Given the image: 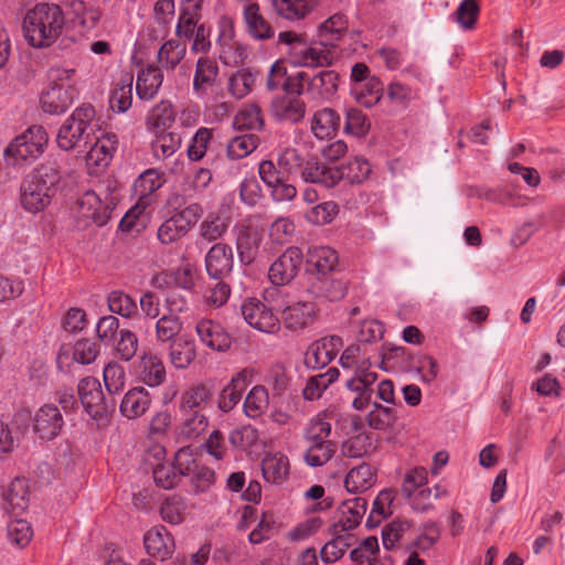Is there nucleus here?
Returning <instances> with one entry per match:
<instances>
[{"label":"nucleus","mask_w":565,"mask_h":565,"mask_svg":"<svg viewBox=\"0 0 565 565\" xmlns=\"http://www.w3.org/2000/svg\"><path fill=\"white\" fill-rule=\"evenodd\" d=\"M65 17L60 6L41 2L30 9L23 19L25 40L33 47H47L61 35Z\"/></svg>","instance_id":"nucleus-1"},{"label":"nucleus","mask_w":565,"mask_h":565,"mask_svg":"<svg viewBox=\"0 0 565 565\" xmlns=\"http://www.w3.org/2000/svg\"><path fill=\"white\" fill-rule=\"evenodd\" d=\"M96 116L90 104H82L63 122L56 135V142L64 151L86 152L90 145L92 122Z\"/></svg>","instance_id":"nucleus-2"},{"label":"nucleus","mask_w":565,"mask_h":565,"mask_svg":"<svg viewBox=\"0 0 565 565\" xmlns=\"http://www.w3.org/2000/svg\"><path fill=\"white\" fill-rule=\"evenodd\" d=\"M60 181L58 171L51 164L33 170L21 184V204L32 213L42 211L51 202L53 188Z\"/></svg>","instance_id":"nucleus-3"},{"label":"nucleus","mask_w":565,"mask_h":565,"mask_svg":"<svg viewBox=\"0 0 565 565\" xmlns=\"http://www.w3.org/2000/svg\"><path fill=\"white\" fill-rule=\"evenodd\" d=\"M309 167L307 177L315 180L316 184L327 189L335 186L344 180L350 184H360L367 180L371 173V166L364 158H354L348 160L340 167H331L324 162H313Z\"/></svg>","instance_id":"nucleus-4"},{"label":"nucleus","mask_w":565,"mask_h":565,"mask_svg":"<svg viewBox=\"0 0 565 565\" xmlns=\"http://www.w3.org/2000/svg\"><path fill=\"white\" fill-rule=\"evenodd\" d=\"M73 68H52L50 71L51 84L41 95V106L45 113L60 115L65 113L73 104L77 89L72 83Z\"/></svg>","instance_id":"nucleus-5"},{"label":"nucleus","mask_w":565,"mask_h":565,"mask_svg":"<svg viewBox=\"0 0 565 565\" xmlns=\"http://www.w3.org/2000/svg\"><path fill=\"white\" fill-rule=\"evenodd\" d=\"M47 140L45 129L42 126L33 125L9 143L4 156L13 164L33 161L44 152Z\"/></svg>","instance_id":"nucleus-6"},{"label":"nucleus","mask_w":565,"mask_h":565,"mask_svg":"<svg viewBox=\"0 0 565 565\" xmlns=\"http://www.w3.org/2000/svg\"><path fill=\"white\" fill-rule=\"evenodd\" d=\"M202 214L203 209L198 203H192L180 211H175L159 226L158 239L164 245L181 239L198 223Z\"/></svg>","instance_id":"nucleus-7"},{"label":"nucleus","mask_w":565,"mask_h":565,"mask_svg":"<svg viewBox=\"0 0 565 565\" xmlns=\"http://www.w3.org/2000/svg\"><path fill=\"white\" fill-rule=\"evenodd\" d=\"M81 403L86 413L94 419H104L115 409L114 399H107L100 382L93 376L81 380L77 386Z\"/></svg>","instance_id":"nucleus-8"},{"label":"nucleus","mask_w":565,"mask_h":565,"mask_svg":"<svg viewBox=\"0 0 565 565\" xmlns=\"http://www.w3.org/2000/svg\"><path fill=\"white\" fill-rule=\"evenodd\" d=\"M100 352L99 344L92 339H79L74 345L62 344L60 347L56 365L63 373H70L74 363L88 365L96 361Z\"/></svg>","instance_id":"nucleus-9"},{"label":"nucleus","mask_w":565,"mask_h":565,"mask_svg":"<svg viewBox=\"0 0 565 565\" xmlns=\"http://www.w3.org/2000/svg\"><path fill=\"white\" fill-rule=\"evenodd\" d=\"M241 309L245 321L250 327L267 333H274L279 330V318L258 299L250 298L244 301Z\"/></svg>","instance_id":"nucleus-10"},{"label":"nucleus","mask_w":565,"mask_h":565,"mask_svg":"<svg viewBox=\"0 0 565 565\" xmlns=\"http://www.w3.org/2000/svg\"><path fill=\"white\" fill-rule=\"evenodd\" d=\"M302 265V253L298 247H289L270 266L268 277L274 285L289 284Z\"/></svg>","instance_id":"nucleus-11"},{"label":"nucleus","mask_w":565,"mask_h":565,"mask_svg":"<svg viewBox=\"0 0 565 565\" xmlns=\"http://www.w3.org/2000/svg\"><path fill=\"white\" fill-rule=\"evenodd\" d=\"M319 309L312 301H296L288 305L281 312L284 328L291 332H300L311 327L318 318Z\"/></svg>","instance_id":"nucleus-12"},{"label":"nucleus","mask_w":565,"mask_h":565,"mask_svg":"<svg viewBox=\"0 0 565 565\" xmlns=\"http://www.w3.org/2000/svg\"><path fill=\"white\" fill-rule=\"evenodd\" d=\"M341 347L342 339L338 335L324 337L315 341L305 352V365L312 370L324 367L337 356Z\"/></svg>","instance_id":"nucleus-13"},{"label":"nucleus","mask_w":565,"mask_h":565,"mask_svg":"<svg viewBox=\"0 0 565 565\" xmlns=\"http://www.w3.org/2000/svg\"><path fill=\"white\" fill-rule=\"evenodd\" d=\"M63 426L62 413L54 404L41 406L33 416V430L41 439H54L60 435Z\"/></svg>","instance_id":"nucleus-14"},{"label":"nucleus","mask_w":565,"mask_h":565,"mask_svg":"<svg viewBox=\"0 0 565 565\" xmlns=\"http://www.w3.org/2000/svg\"><path fill=\"white\" fill-rule=\"evenodd\" d=\"M2 507L11 516L22 515L29 507V488L26 480L15 477L3 487Z\"/></svg>","instance_id":"nucleus-15"},{"label":"nucleus","mask_w":565,"mask_h":565,"mask_svg":"<svg viewBox=\"0 0 565 565\" xmlns=\"http://www.w3.org/2000/svg\"><path fill=\"white\" fill-rule=\"evenodd\" d=\"M313 162H321L316 157H310L306 159L302 153L292 147L285 148L278 156L277 164L279 167V171L287 175H296L299 174L305 182L315 183V180H310L307 177L309 171V167L313 166Z\"/></svg>","instance_id":"nucleus-16"},{"label":"nucleus","mask_w":565,"mask_h":565,"mask_svg":"<svg viewBox=\"0 0 565 565\" xmlns=\"http://www.w3.org/2000/svg\"><path fill=\"white\" fill-rule=\"evenodd\" d=\"M205 268L209 276L221 280L228 276L233 269V250L224 243L214 244L205 256Z\"/></svg>","instance_id":"nucleus-17"},{"label":"nucleus","mask_w":565,"mask_h":565,"mask_svg":"<svg viewBox=\"0 0 565 565\" xmlns=\"http://www.w3.org/2000/svg\"><path fill=\"white\" fill-rule=\"evenodd\" d=\"M339 265V256L334 249L328 246L313 248L307 260L308 280L334 275Z\"/></svg>","instance_id":"nucleus-18"},{"label":"nucleus","mask_w":565,"mask_h":565,"mask_svg":"<svg viewBox=\"0 0 565 565\" xmlns=\"http://www.w3.org/2000/svg\"><path fill=\"white\" fill-rule=\"evenodd\" d=\"M195 330L201 342L210 349L224 352L231 348L232 338L221 323L211 319H201Z\"/></svg>","instance_id":"nucleus-19"},{"label":"nucleus","mask_w":565,"mask_h":565,"mask_svg":"<svg viewBox=\"0 0 565 565\" xmlns=\"http://www.w3.org/2000/svg\"><path fill=\"white\" fill-rule=\"evenodd\" d=\"M340 76L335 71L324 70L315 74L308 73L306 94L312 99H329L339 86Z\"/></svg>","instance_id":"nucleus-20"},{"label":"nucleus","mask_w":565,"mask_h":565,"mask_svg":"<svg viewBox=\"0 0 565 565\" xmlns=\"http://www.w3.org/2000/svg\"><path fill=\"white\" fill-rule=\"evenodd\" d=\"M143 544L147 553L160 561L167 559L174 550V541L163 525H158L146 532Z\"/></svg>","instance_id":"nucleus-21"},{"label":"nucleus","mask_w":565,"mask_h":565,"mask_svg":"<svg viewBox=\"0 0 565 565\" xmlns=\"http://www.w3.org/2000/svg\"><path fill=\"white\" fill-rule=\"evenodd\" d=\"M111 209L104 203L95 191H86L78 200V214L90 220L97 226H103L110 218Z\"/></svg>","instance_id":"nucleus-22"},{"label":"nucleus","mask_w":565,"mask_h":565,"mask_svg":"<svg viewBox=\"0 0 565 565\" xmlns=\"http://www.w3.org/2000/svg\"><path fill=\"white\" fill-rule=\"evenodd\" d=\"M271 114L279 121L298 124L306 114V103L299 96H280L271 102Z\"/></svg>","instance_id":"nucleus-23"},{"label":"nucleus","mask_w":565,"mask_h":565,"mask_svg":"<svg viewBox=\"0 0 565 565\" xmlns=\"http://www.w3.org/2000/svg\"><path fill=\"white\" fill-rule=\"evenodd\" d=\"M367 501L364 498L356 497L347 500L340 508V518L332 524L335 533L349 532L355 529L366 512Z\"/></svg>","instance_id":"nucleus-24"},{"label":"nucleus","mask_w":565,"mask_h":565,"mask_svg":"<svg viewBox=\"0 0 565 565\" xmlns=\"http://www.w3.org/2000/svg\"><path fill=\"white\" fill-rule=\"evenodd\" d=\"M250 372L242 370L232 377L218 395L217 406L223 413L231 412L241 401L243 392L249 384Z\"/></svg>","instance_id":"nucleus-25"},{"label":"nucleus","mask_w":565,"mask_h":565,"mask_svg":"<svg viewBox=\"0 0 565 565\" xmlns=\"http://www.w3.org/2000/svg\"><path fill=\"white\" fill-rule=\"evenodd\" d=\"M137 373L140 380L150 387L159 386L166 380V367L161 359L152 352H143L139 358Z\"/></svg>","instance_id":"nucleus-26"},{"label":"nucleus","mask_w":565,"mask_h":565,"mask_svg":"<svg viewBox=\"0 0 565 565\" xmlns=\"http://www.w3.org/2000/svg\"><path fill=\"white\" fill-rule=\"evenodd\" d=\"M310 291L329 301H339L344 298L348 289L347 281L335 278L334 275H326L308 280Z\"/></svg>","instance_id":"nucleus-27"},{"label":"nucleus","mask_w":565,"mask_h":565,"mask_svg":"<svg viewBox=\"0 0 565 565\" xmlns=\"http://www.w3.org/2000/svg\"><path fill=\"white\" fill-rule=\"evenodd\" d=\"M152 398L145 387H134L129 390L121 403L120 413L129 418L134 419L142 416L151 406Z\"/></svg>","instance_id":"nucleus-28"},{"label":"nucleus","mask_w":565,"mask_h":565,"mask_svg":"<svg viewBox=\"0 0 565 565\" xmlns=\"http://www.w3.org/2000/svg\"><path fill=\"white\" fill-rule=\"evenodd\" d=\"M349 28V21L345 14L338 12L328 18L319 25L318 36L323 47H334L337 43L345 35Z\"/></svg>","instance_id":"nucleus-29"},{"label":"nucleus","mask_w":565,"mask_h":565,"mask_svg":"<svg viewBox=\"0 0 565 565\" xmlns=\"http://www.w3.org/2000/svg\"><path fill=\"white\" fill-rule=\"evenodd\" d=\"M117 148V139L115 135H105L102 138L94 140L90 137V145L85 154V158L89 164L97 167L107 166Z\"/></svg>","instance_id":"nucleus-30"},{"label":"nucleus","mask_w":565,"mask_h":565,"mask_svg":"<svg viewBox=\"0 0 565 565\" xmlns=\"http://www.w3.org/2000/svg\"><path fill=\"white\" fill-rule=\"evenodd\" d=\"M244 20L252 38L264 41L274 36L275 30L260 13L257 3H249L244 8Z\"/></svg>","instance_id":"nucleus-31"},{"label":"nucleus","mask_w":565,"mask_h":565,"mask_svg":"<svg viewBox=\"0 0 565 565\" xmlns=\"http://www.w3.org/2000/svg\"><path fill=\"white\" fill-rule=\"evenodd\" d=\"M212 398V390L205 383L193 385L185 390L180 397L179 413H202Z\"/></svg>","instance_id":"nucleus-32"},{"label":"nucleus","mask_w":565,"mask_h":565,"mask_svg":"<svg viewBox=\"0 0 565 565\" xmlns=\"http://www.w3.org/2000/svg\"><path fill=\"white\" fill-rule=\"evenodd\" d=\"M163 82V74L158 66L148 65L137 76L136 92L141 100H151Z\"/></svg>","instance_id":"nucleus-33"},{"label":"nucleus","mask_w":565,"mask_h":565,"mask_svg":"<svg viewBox=\"0 0 565 565\" xmlns=\"http://www.w3.org/2000/svg\"><path fill=\"white\" fill-rule=\"evenodd\" d=\"M177 118V111L169 100L158 103L146 117V127L156 134L166 131L172 127Z\"/></svg>","instance_id":"nucleus-34"},{"label":"nucleus","mask_w":565,"mask_h":565,"mask_svg":"<svg viewBox=\"0 0 565 565\" xmlns=\"http://www.w3.org/2000/svg\"><path fill=\"white\" fill-rule=\"evenodd\" d=\"M340 124V115L334 109L323 108L315 113L311 131L319 139H330L337 135Z\"/></svg>","instance_id":"nucleus-35"},{"label":"nucleus","mask_w":565,"mask_h":565,"mask_svg":"<svg viewBox=\"0 0 565 565\" xmlns=\"http://www.w3.org/2000/svg\"><path fill=\"white\" fill-rule=\"evenodd\" d=\"M332 539L320 550L322 562L332 564L343 557L347 550L353 545V535L347 532L335 533V527L329 530Z\"/></svg>","instance_id":"nucleus-36"},{"label":"nucleus","mask_w":565,"mask_h":565,"mask_svg":"<svg viewBox=\"0 0 565 565\" xmlns=\"http://www.w3.org/2000/svg\"><path fill=\"white\" fill-rule=\"evenodd\" d=\"M218 76L217 63L209 57L202 56L196 61L195 72L193 77V89L198 94L205 93L211 88Z\"/></svg>","instance_id":"nucleus-37"},{"label":"nucleus","mask_w":565,"mask_h":565,"mask_svg":"<svg viewBox=\"0 0 565 565\" xmlns=\"http://www.w3.org/2000/svg\"><path fill=\"white\" fill-rule=\"evenodd\" d=\"M236 249L244 265L252 264L259 249V238L256 232L248 227H239L236 236Z\"/></svg>","instance_id":"nucleus-38"},{"label":"nucleus","mask_w":565,"mask_h":565,"mask_svg":"<svg viewBox=\"0 0 565 565\" xmlns=\"http://www.w3.org/2000/svg\"><path fill=\"white\" fill-rule=\"evenodd\" d=\"M132 74H126L115 85L109 96V106L114 111L125 113L132 103Z\"/></svg>","instance_id":"nucleus-39"},{"label":"nucleus","mask_w":565,"mask_h":565,"mask_svg":"<svg viewBox=\"0 0 565 565\" xmlns=\"http://www.w3.org/2000/svg\"><path fill=\"white\" fill-rule=\"evenodd\" d=\"M384 85L376 76L358 84L353 88V95L359 104L364 107H373L379 104L383 97Z\"/></svg>","instance_id":"nucleus-40"},{"label":"nucleus","mask_w":565,"mask_h":565,"mask_svg":"<svg viewBox=\"0 0 565 565\" xmlns=\"http://www.w3.org/2000/svg\"><path fill=\"white\" fill-rule=\"evenodd\" d=\"M262 471L266 481L281 483L289 473L288 458L281 454L267 455L262 461Z\"/></svg>","instance_id":"nucleus-41"},{"label":"nucleus","mask_w":565,"mask_h":565,"mask_svg":"<svg viewBox=\"0 0 565 565\" xmlns=\"http://www.w3.org/2000/svg\"><path fill=\"white\" fill-rule=\"evenodd\" d=\"M278 15L287 20L303 19L317 4V0H271Z\"/></svg>","instance_id":"nucleus-42"},{"label":"nucleus","mask_w":565,"mask_h":565,"mask_svg":"<svg viewBox=\"0 0 565 565\" xmlns=\"http://www.w3.org/2000/svg\"><path fill=\"white\" fill-rule=\"evenodd\" d=\"M181 424L179 426V437L185 440H192L201 436L209 426L207 417L203 413H179Z\"/></svg>","instance_id":"nucleus-43"},{"label":"nucleus","mask_w":565,"mask_h":565,"mask_svg":"<svg viewBox=\"0 0 565 565\" xmlns=\"http://www.w3.org/2000/svg\"><path fill=\"white\" fill-rule=\"evenodd\" d=\"M339 370L330 367L327 372L308 379L302 395L308 401L319 398L322 393L339 377Z\"/></svg>","instance_id":"nucleus-44"},{"label":"nucleus","mask_w":565,"mask_h":565,"mask_svg":"<svg viewBox=\"0 0 565 565\" xmlns=\"http://www.w3.org/2000/svg\"><path fill=\"white\" fill-rule=\"evenodd\" d=\"M234 127L237 130H262L264 117L257 104H249L242 108L234 117Z\"/></svg>","instance_id":"nucleus-45"},{"label":"nucleus","mask_w":565,"mask_h":565,"mask_svg":"<svg viewBox=\"0 0 565 565\" xmlns=\"http://www.w3.org/2000/svg\"><path fill=\"white\" fill-rule=\"evenodd\" d=\"M259 137L255 134H244L230 140L226 146V154L231 160H238L247 157L259 145Z\"/></svg>","instance_id":"nucleus-46"},{"label":"nucleus","mask_w":565,"mask_h":565,"mask_svg":"<svg viewBox=\"0 0 565 565\" xmlns=\"http://www.w3.org/2000/svg\"><path fill=\"white\" fill-rule=\"evenodd\" d=\"M185 43L170 39L164 42L158 52V62L166 70H174L185 55Z\"/></svg>","instance_id":"nucleus-47"},{"label":"nucleus","mask_w":565,"mask_h":565,"mask_svg":"<svg viewBox=\"0 0 565 565\" xmlns=\"http://www.w3.org/2000/svg\"><path fill=\"white\" fill-rule=\"evenodd\" d=\"M108 308L113 313L124 318H132L138 312L135 299L122 290H113L107 296Z\"/></svg>","instance_id":"nucleus-48"},{"label":"nucleus","mask_w":565,"mask_h":565,"mask_svg":"<svg viewBox=\"0 0 565 565\" xmlns=\"http://www.w3.org/2000/svg\"><path fill=\"white\" fill-rule=\"evenodd\" d=\"M162 185V180L159 173L149 169L141 173L135 182L136 192L139 194V203L148 205L152 193H154Z\"/></svg>","instance_id":"nucleus-49"},{"label":"nucleus","mask_w":565,"mask_h":565,"mask_svg":"<svg viewBox=\"0 0 565 565\" xmlns=\"http://www.w3.org/2000/svg\"><path fill=\"white\" fill-rule=\"evenodd\" d=\"M269 405V395L266 387L262 385L254 386L244 401V412L250 418L259 417Z\"/></svg>","instance_id":"nucleus-50"},{"label":"nucleus","mask_w":565,"mask_h":565,"mask_svg":"<svg viewBox=\"0 0 565 565\" xmlns=\"http://www.w3.org/2000/svg\"><path fill=\"white\" fill-rule=\"evenodd\" d=\"M335 451L337 444L334 441L308 444L303 459L310 467H321L333 457Z\"/></svg>","instance_id":"nucleus-51"},{"label":"nucleus","mask_w":565,"mask_h":565,"mask_svg":"<svg viewBox=\"0 0 565 565\" xmlns=\"http://www.w3.org/2000/svg\"><path fill=\"white\" fill-rule=\"evenodd\" d=\"M373 482V472L369 465L363 463L349 471L344 487L349 492L358 493L369 489Z\"/></svg>","instance_id":"nucleus-52"},{"label":"nucleus","mask_w":565,"mask_h":565,"mask_svg":"<svg viewBox=\"0 0 565 565\" xmlns=\"http://www.w3.org/2000/svg\"><path fill=\"white\" fill-rule=\"evenodd\" d=\"M10 521L7 526V536L9 542L18 548H24L29 545L33 537L31 524L19 516Z\"/></svg>","instance_id":"nucleus-53"},{"label":"nucleus","mask_w":565,"mask_h":565,"mask_svg":"<svg viewBox=\"0 0 565 565\" xmlns=\"http://www.w3.org/2000/svg\"><path fill=\"white\" fill-rule=\"evenodd\" d=\"M180 145L181 136L166 130L156 132V139L152 141L151 147L157 158L166 159L171 157L180 148Z\"/></svg>","instance_id":"nucleus-54"},{"label":"nucleus","mask_w":565,"mask_h":565,"mask_svg":"<svg viewBox=\"0 0 565 565\" xmlns=\"http://www.w3.org/2000/svg\"><path fill=\"white\" fill-rule=\"evenodd\" d=\"M195 345L191 341L179 340L170 345V361L177 369L188 367L195 359Z\"/></svg>","instance_id":"nucleus-55"},{"label":"nucleus","mask_w":565,"mask_h":565,"mask_svg":"<svg viewBox=\"0 0 565 565\" xmlns=\"http://www.w3.org/2000/svg\"><path fill=\"white\" fill-rule=\"evenodd\" d=\"M152 477L156 486L164 490L175 488L182 478L175 467L169 461L157 463L152 469Z\"/></svg>","instance_id":"nucleus-56"},{"label":"nucleus","mask_w":565,"mask_h":565,"mask_svg":"<svg viewBox=\"0 0 565 565\" xmlns=\"http://www.w3.org/2000/svg\"><path fill=\"white\" fill-rule=\"evenodd\" d=\"M182 330V322L178 315L166 313L157 320L156 335L161 342L173 340Z\"/></svg>","instance_id":"nucleus-57"},{"label":"nucleus","mask_w":565,"mask_h":565,"mask_svg":"<svg viewBox=\"0 0 565 565\" xmlns=\"http://www.w3.org/2000/svg\"><path fill=\"white\" fill-rule=\"evenodd\" d=\"M373 409L367 414L366 420L371 428L384 430L393 426L397 419L396 413L388 406L374 403Z\"/></svg>","instance_id":"nucleus-58"},{"label":"nucleus","mask_w":565,"mask_h":565,"mask_svg":"<svg viewBox=\"0 0 565 565\" xmlns=\"http://www.w3.org/2000/svg\"><path fill=\"white\" fill-rule=\"evenodd\" d=\"M331 424L322 415L313 417L305 431V439L308 444L331 441Z\"/></svg>","instance_id":"nucleus-59"},{"label":"nucleus","mask_w":565,"mask_h":565,"mask_svg":"<svg viewBox=\"0 0 565 565\" xmlns=\"http://www.w3.org/2000/svg\"><path fill=\"white\" fill-rule=\"evenodd\" d=\"M408 365L422 374V380L431 383L438 375L437 361L430 355H408Z\"/></svg>","instance_id":"nucleus-60"},{"label":"nucleus","mask_w":565,"mask_h":565,"mask_svg":"<svg viewBox=\"0 0 565 565\" xmlns=\"http://www.w3.org/2000/svg\"><path fill=\"white\" fill-rule=\"evenodd\" d=\"M332 62L331 53L329 50L319 47H307L299 54L298 65L305 67H322L328 66Z\"/></svg>","instance_id":"nucleus-61"},{"label":"nucleus","mask_w":565,"mask_h":565,"mask_svg":"<svg viewBox=\"0 0 565 565\" xmlns=\"http://www.w3.org/2000/svg\"><path fill=\"white\" fill-rule=\"evenodd\" d=\"M371 124L366 115L356 108L347 110L344 131L355 137H363L370 130Z\"/></svg>","instance_id":"nucleus-62"},{"label":"nucleus","mask_w":565,"mask_h":565,"mask_svg":"<svg viewBox=\"0 0 565 565\" xmlns=\"http://www.w3.org/2000/svg\"><path fill=\"white\" fill-rule=\"evenodd\" d=\"M103 376L106 390L110 395L119 394L124 390L126 373L118 363H108L104 369Z\"/></svg>","instance_id":"nucleus-63"},{"label":"nucleus","mask_w":565,"mask_h":565,"mask_svg":"<svg viewBox=\"0 0 565 565\" xmlns=\"http://www.w3.org/2000/svg\"><path fill=\"white\" fill-rule=\"evenodd\" d=\"M479 13L478 0H462L455 12V17L461 28L471 30L476 25Z\"/></svg>","instance_id":"nucleus-64"}]
</instances>
